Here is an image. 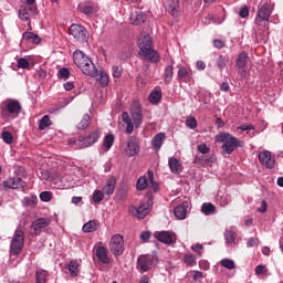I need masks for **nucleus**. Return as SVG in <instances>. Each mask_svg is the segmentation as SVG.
<instances>
[{
  "mask_svg": "<svg viewBox=\"0 0 283 283\" xmlns=\"http://www.w3.org/2000/svg\"><path fill=\"white\" fill-rule=\"evenodd\" d=\"M36 202H39V198H36V196L24 197L23 199V205L25 207H35Z\"/></svg>",
  "mask_w": 283,
  "mask_h": 283,
  "instance_id": "41",
  "label": "nucleus"
},
{
  "mask_svg": "<svg viewBox=\"0 0 283 283\" xmlns=\"http://www.w3.org/2000/svg\"><path fill=\"white\" fill-rule=\"evenodd\" d=\"M70 178L69 177H61V176H56L52 178V182L53 185H67Z\"/></svg>",
  "mask_w": 283,
  "mask_h": 283,
  "instance_id": "48",
  "label": "nucleus"
},
{
  "mask_svg": "<svg viewBox=\"0 0 283 283\" xmlns=\"http://www.w3.org/2000/svg\"><path fill=\"white\" fill-rule=\"evenodd\" d=\"M2 140L7 145H12V143L14 142V137L11 135L10 132H2Z\"/></svg>",
  "mask_w": 283,
  "mask_h": 283,
  "instance_id": "47",
  "label": "nucleus"
},
{
  "mask_svg": "<svg viewBox=\"0 0 283 283\" xmlns=\"http://www.w3.org/2000/svg\"><path fill=\"white\" fill-rule=\"evenodd\" d=\"M22 39L24 41H30V43H35V44L41 43V36L28 31L22 34Z\"/></svg>",
  "mask_w": 283,
  "mask_h": 283,
  "instance_id": "30",
  "label": "nucleus"
},
{
  "mask_svg": "<svg viewBox=\"0 0 283 283\" xmlns=\"http://www.w3.org/2000/svg\"><path fill=\"white\" fill-rule=\"evenodd\" d=\"M239 15L241 17V19H247V17H249V8H241L239 11Z\"/></svg>",
  "mask_w": 283,
  "mask_h": 283,
  "instance_id": "57",
  "label": "nucleus"
},
{
  "mask_svg": "<svg viewBox=\"0 0 283 283\" xmlns=\"http://www.w3.org/2000/svg\"><path fill=\"white\" fill-rule=\"evenodd\" d=\"M149 238H151V233H149V231H144L140 234V240L143 242H147V240H149Z\"/></svg>",
  "mask_w": 283,
  "mask_h": 283,
  "instance_id": "60",
  "label": "nucleus"
},
{
  "mask_svg": "<svg viewBox=\"0 0 283 283\" xmlns=\"http://www.w3.org/2000/svg\"><path fill=\"white\" fill-rule=\"evenodd\" d=\"M260 244L259 238H250L247 242L248 249H253V247H258Z\"/></svg>",
  "mask_w": 283,
  "mask_h": 283,
  "instance_id": "53",
  "label": "nucleus"
},
{
  "mask_svg": "<svg viewBox=\"0 0 283 283\" xmlns=\"http://www.w3.org/2000/svg\"><path fill=\"white\" fill-rule=\"evenodd\" d=\"M60 78H70V70L63 67L59 72Z\"/></svg>",
  "mask_w": 283,
  "mask_h": 283,
  "instance_id": "56",
  "label": "nucleus"
},
{
  "mask_svg": "<svg viewBox=\"0 0 283 283\" xmlns=\"http://www.w3.org/2000/svg\"><path fill=\"white\" fill-rule=\"evenodd\" d=\"M226 244H234L235 243V232L231 230H226L224 232Z\"/></svg>",
  "mask_w": 283,
  "mask_h": 283,
  "instance_id": "37",
  "label": "nucleus"
},
{
  "mask_svg": "<svg viewBox=\"0 0 283 283\" xmlns=\"http://www.w3.org/2000/svg\"><path fill=\"white\" fill-rule=\"evenodd\" d=\"M248 63H249V54L247 52L240 53L237 59V67H240V70H244Z\"/></svg>",
  "mask_w": 283,
  "mask_h": 283,
  "instance_id": "28",
  "label": "nucleus"
},
{
  "mask_svg": "<svg viewBox=\"0 0 283 283\" xmlns=\"http://www.w3.org/2000/svg\"><path fill=\"white\" fill-rule=\"evenodd\" d=\"M266 269V266H264V265H258L256 268H255V273H256V275H262V273H264V270Z\"/></svg>",
  "mask_w": 283,
  "mask_h": 283,
  "instance_id": "63",
  "label": "nucleus"
},
{
  "mask_svg": "<svg viewBox=\"0 0 283 283\" xmlns=\"http://www.w3.org/2000/svg\"><path fill=\"white\" fill-rule=\"evenodd\" d=\"M161 99L163 93L160 91H155L149 95V103H151L153 105H157V103H160Z\"/></svg>",
  "mask_w": 283,
  "mask_h": 283,
  "instance_id": "32",
  "label": "nucleus"
},
{
  "mask_svg": "<svg viewBox=\"0 0 283 283\" xmlns=\"http://www.w3.org/2000/svg\"><path fill=\"white\" fill-rule=\"evenodd\" d=\"M52 125V122H50V116L44 115L42 119L40 120L39 129H45Z\"/></svg>",
  "mask_w": 283,
  "mask_h": 283,
  "instance_id": "43",
  "label": "nucleus"
},
{
  "mask_svg": "<svg viewBox=\"0 0 283 283\" xmlns=\"http://www.w3.org/2000/svg\"><path fill=\"white\" fill-rule=\"evenodd\" d=\"M122 120L126 125V134H134V127L138 129L143 125V108L138 102H134L130 106L129 113H122Z\"/></svg>",
  "mask_w": 283,
  "mask_h": 283,
  "instance_id": "1",
  "label": "nucleus"
},
{
  "mask_svg": "<svg viewBox=\"0 0 283 283\" xmlns=\"http://www.w3.org/2000/svg\"><path fill=\"white\" fill-rule=\"evenodd\" d=\"M155 237L159 242H163L164 244H174V242H176V234L174 232L160 231L156 232Z\"/></svg>",
  "mask_w": 283,
  "mask_h": 283,
  "instance_id": "13",
  "label": "nucleus"
},
{
  "mask_svg": "<svg viewBox=\"0 0 283 283\" xmlns=\"http://www.w3.org/2000/svg\"><path fill=\"white\" fill-rule=\"evenodd\" d=\"M32 14H36V7H21L19 10V18L22 21H30Z\"/></svg>",
  "mask_w": 283,
  "mask_h": 283,
  "instance_id": "18",
  "label": "nucleus"
},
{
  "mask_svg": "<svg viewBox=\"0 0 283 283\" xmlns=\"http://www.w3.org/2000/svg\"><path fill=\"white\" fill-rule=\"evenodd\" d=\"M140 151V146H138V143L136 139L132 138L127 142L126 147L124 148V154L126 156H136Z\"/></svg>",
  "mask_w": 283,
  "mask_h": 283,
  "instance_id": "16",
  "label": "nucleus"
},
{
  "mask_svg": "<svg viewBox=\"0 0 283 283\" xmlns=\"http://www.w3.org/2000/svg\"><path fill=\"white\" fill-rule=\"evenodd\" d=\"M116 189V177L112 176L106 180L103 191L105 196H112Z\"/></svg>",
  "mask_w": 283,
  "mask_h": 283,
  "instance_id": "20",
  "label": "nucleus"
},
{
  "mask_svg": "<svg viewBox=\"0 0 283 283\" xmlns=\"http://www.w3.org/2000/svg\"><path fill=\"white\" fill-rule=\"evenodd\" d=\"M192 277H193V280H195L196 282L200 281V279L202 277V272H200V271H195Z\"/></svg>",
  "mask_w": 283,
  "mask_h": 283,
  "instance_id": "64",
  "label": "nucleus"
},
{
  "mask_svg": "<svg viewBox=\"0 0 283 283\" xmlns=\"http://www.w3.org/2000/svg\"><path fill=\"white\" fill-rule=\"evenodd\" d=\"M268 203L266 200L261 201V207L258 208L259 213H266Z\"/></svg>",
  "mask_w": 283,
  "mask_h": 283,
  "instance_id": "58",
  "label": "nucleus"
},
{
  "mask_svg": "<svg viewBox=\"0 0 283 283\" xmlns=\"http://www.w3.org/2000/svg\"><path fill=\"white\" fill-rule=\"evenodd\" d=\"M98 138H101L98 132H93L87 137H81L80 147L82 149H85V147H91V145H94V143L98 142Z\"/></svg>",
  "mask_w": 283,
  "mask_h": 283,
  "instance_id": "14",
  "label": "nucleus"
},
{
  "mask_svg": "<svg viewBox=\"0 0 283 283\" xmlns=\"http://www.w3.org/2000/svg\"><path fill=\"white\" fill-rule=\"evenodd\" d=\"M217 65L220 70H224V67H227V57L220 55L218 59H217Z\"/></svg>",
  "mask_w": 283,
  "mask_h": 283,
  "instance_id": "54",
  "label": "nucleus"
},
{
  "mask_svg": "<svg viewBox=\"0 0 283 283\" xmlns=\"http://www.w3.org/2000/svg\"><path fill=\"white\" fill-rule=\"evenodd\" d=\"M78 10L83 14H86V17H92V14H94V12H96V8H94V6L78 7Z\"/></svg>",
  "mask_w": 283,
  "mask_h": 283,
  "instance_id": "40",
  "label": "nucleus"
},
{
  "mask_svg": "<svg viewBox=\"0 0 283 283\" xmlns=\"http://www.w3.org/2000/svg\"><path fill=\"white\" fill-rule=\"evenodd\" d=\"M156 262H158V259L155 255L143 254L137 259V266L144 273H147V271H151V268L154 264H156Z\"/></svg>",
  "mask_w": 283,
  "mask_h": 283,
  "instance_id": "9",
  "label": "nucleus"
},
{
  "mask_svg": "<svg viewBox=\"0 0 283 283\" xmlns=\"http://www.w3.org/2000/svg\"><path fill=\"white\" fill-rule=\"evenodd\" d=\"M17 67L19 70H28V69H30V62H28L25 60V57H20V59H18Z\"/></svg>",
  "mask_w": 283,
  "mask_h": 283,
  "instance_id": "45",
  "label": "nucleus"
},
{
  "mask_svg": "<svg viewBox=\"0 0 283 283\" xmlns=\"http://www.w3.org/2000/svg\"><path fill=\"white\" fill-rule=\"evenodd\" d=\"M186 126L189 127V129H196L198 127V122L196 120V117H188L186 119Z\"/></svg>",
  "mask_w": 283,
  "mask_h": 283,
  "instance_id": "50",
  "label": "nucleus"
},
{
  "mask_svg": "<svg viewBox=\"0 0 283 283\" xmlns=\"http://www.w3.org/2000/svg\"><path fill=\"white\" fill-rule=\"evenodd\" d=\"M184 262L187 266H196V264H197L196 255L195 254H185Z\"/></svg>",
  "mask_w": 283,
  "mask_h": 283,
  "instance_id": "38",
  "label": "nucleus"
},
{
  "mask_svg": "<svg viewBox=\"0 0 283 283\" xmlns=\"http://www.w3.org/2000/svg\"><path fill=\"white\" fill-rule=\"evenodd\" d=\"M90 120H91V117L90 115H84L82 120L78 124V129H87V127H90Z\"/></svg>",
  "mask_w": 283,
  "mask_h": 283,
  "instance_id": "44",
  "label": "nucleus"
},
{
  "mask_svg": "<svg viewBox=\"0 0 283 283\" xmlns=\"http://www.w3.org/2000/svg\"><path fill=\"white\" fill-rule=\"evenodd\" d=\"M36 283H46L48 282V272L45 270H38L35 272Z\"/></svg>",
  "mask_w": 283,
  "mask_h": 283,
  "instance_id": "33",
  "label": "nucleus"
},
{
  "mask_svg": "<svg viewBox=\"0 0 283 283\" xmlns=\"http://www.w3.org/2000/svg\"><path fill=\"white\" fill-rule=\"evenodd\" d=\"M166 136L165 133H158L151 142V145L155 151H160V147H163V140H165Z\"/></svg>",
  "mask_w": 283,
  "mask_h": 283,
  "instance_id": "25",
  "label": "nucleus"
},
{
  "mask_svg": "<svg viewBox=\"0 0 283 283\" xmlns=\"http://www.w3.org/2000/svg\"><path fill=\"white\" fill-rule=\"evenodd\" d=\"M103 198H105V192L101 190H95L93 192V202H103Z\"/></svg>",
  "mask_w": 283,
  "mask_h": 283,
  "instance_id": "49",
  "label": "nucleus"
},
{
  "mask_svg": "<svg viewBox=\"0 0 283 283\" xmlns=\"http://www.w3.org/2000/svg\"><path fill=\"white\" fill-rule=\"evenodd\" d=\"M113 76L114 78H120L123 76V67L120 66H113L112 67Z\"/></svg>",
  "mask_w": 283,
  "mask_h": 283,
  "instance_id": "52",
  "label": "nucleus"
},
{
  "mask_svg": "<svg viewBox=\"0 0 283 283\" xmlns=\"http://www.w3.org/2000/svg\"><path fill=\"white\" fill-rule=\"evenodd\" d=\"M3 187L7 189H21L23 187V180L20 177L9 178L3 181Z\"/></svg>",
  "mask_w": 283,
  "mask_h": 283,
  "instance_id": "19",
  "label": "nucleus"
},
{
  "mask_svg": "<svg viewBox=\"0 0 283 283\" xmlns=\"http://www.w3.org/2000/svg\"><path fill=\"white\" fill-rule=\"evenodd\" d=\"M178 77L179 78H191V71L187 67L182 66L178 71Z\"/></svg>",
  "mask_w": 283,
  "mask_h": 283,
  "instance_id": "42",
  "label": "nucleus"
},
{
  "mask_svg": "<svg viewBox=\"0 0 283 283\" xmlns=\"http://www.w3.org/2000/svg\"><path fill=\"white\" fill-rule=\"evenodd\" d=\"M114 140L115 137L112 134H108L105 136L104 142H103V147H105V149H112V147L114 146Z\"/></svg>",
  "mask_w": 283,
  "mask_h": 283,
  "instance_id": "35",
  "label": "nucleus"
},
{
  "mask_svg": "<svg viewBox=\"0 0 283 283\" xmlns=\"http://www.w3.org/2000/svg\"><path fill=\"white\" fill-rule=\"evenodd\" d=\"M191 249L195 253L199 255V258H202V253H205V245L200 243H195L191 245Z\"/></svg>",
  "mask_w": 283,
  "mask_h": 283,
  "instance_id": "46",
  "label": "nucleus"
},
{
  "mask_svg": "<svg viewBox=\"0 0 283 283\" xmlns=\"http://www.w3.org/2000/svg\"><path fill=\"white\" fill-rule=\"evenodd\" d=\"M52 220L50 218H40L31 223V235H40L41 230L50 227Z\"/></svg>",
  "mask_w": 283,
  "mask_h": 283,
  "instance_id": "12",
  "label": "nucleus"
},
{
  "mask_svg": "<svg viewBox=\"0 0 283 283\" xmlns=\"http://www.w3.org/2000/svg\"><path fill=\"white\" fill-rule=\"evenodd\" d=\"M272 12L273 6H271L269 1L259 7L254 21L255 25L259 28H266V30H269V19H271Z\"/></svg>",
  "mask_w": 283,
  "mask_h": 283,
  "instance_id": "6",
  "label": "nucleus"
},
{
  "mask_svg": "<svg viewBox=\"0 0 283 283\" xmlns=\"http://www.w3.org/2000/svg\"><path fill=\"white\" fill-rule=\"evenodd\" d=\"M216 143H223L222 151L223 154H228V156L233 154L237 147H244V143L242 140L229 133H221L217 135Z\"/></svg>",
  "mask_w": 283,
  "mask_h": 283,
  "instance_id": "4",
  "label": "nucleus"
},
{
  "mask_svg": "<svg viewBox=\"0 0 283 283\" xmlns=\"http://www.w3.org/2000/svg\"><path fill=\"white\" fill-rule=\"evenodd\" d=\"M199 266L200 269H202L203 271H209V263L207 261H200L199 262Z\"/></svg>",
  "mask_w": 283,
  "mask_h": 283,
  "instance_id": "62",
  "label": "nucleus"
},
{
  "mask_svg": "<svg viewBox=\"0 0 283 283\" xmlns=\"http://www.w3.org/2000/svg\"><path fill=\"white\" fill-rule=\"evenodd\" d=\"M166 10L171 14V17H178L180 12V1L179 0H168L165 4Z\"/></svg>",
  "mask_w": 283,
  "mask_h": 283,
  "instance_id": "17",
  "label": "nucleus"
},
{
  "mask_svg": "<svg viewBox=\"0 0 283 283\" xmlns=\"http://www.w3.org/2000/svg\"><path fill=\"white\" fill-rule=\"evenodd\" d=\"M147 19V15H145V13L143 12H135L132 13L130 15V23H133V25H140V23H145Z\"/></svg>",
  "mask_w": 283,
  "mask_h": 283,
  "instance_id": "24",
  "label": "nucleus"
},
{
  "mask_svg": "<svg viewBox=\"0 0 283 283\" xmlns=\"http://www.w3.org/2000/svg\"><path fill=\"white\" fill-rule=\"evenodd\" d=\"M174 213L177 220H185V218H187V202H184L182 205L177 206L174 210Z\"/></svg>",
  "mask_w": 283,
  "mask_h": 283,
  "instance_id": "23",
  "label": "nucleus"
},
{
  "mask_svg": "<svg viewBox=\"0 0 283 283\" xmlns=\"http://www.w3.org/2000/svg\"><path fill=\"white\" fill-rule=\"evenodd\" d=\"M197 149L200 154H209V151H211V148H209V146H207V144H200L197 146Z\"/></svg>",
  "mask_w": 283,
  "mask_h": 283,
  "instance_id": "55",
  "label": "nucleus"
},
{
  "mask_svg": "<svg viewBox=\"0 0 283 283\" xmlns=\"http://www.w3.org/2000/svg\"><path fill=\"white\" fill-rule=\"evenodd\" d=\"M82 229H83L84 233H94V231L98 230V221L91 220V221L86 222Z\"/></svg>",
  "mask_w": 283,
  "mask_h": 283,
  "instance_id": "29",
  "label": "nucleus"
},
{
  "mask_svg": "<svg viewBox=\"0 0 283 283\" xmlns=\"http://www.w3.org/2000/svg\"><path fill=\"white\" fill-rule=\"evenodd\" d=\"M80 266L81 264L77 263V261H74V260L70 261L67 269L71 277H76L78 273H81Z\"/></svg>",
  "mask_w": 283,
  "mask_h": 283,
  "instance_id": "27",
  "label": "nucleus"
},
{
  "mask_svg": "<svg viewBox=\"0 0 283 283\" xmlns=\"http://www.w3.org/2000/svg\"><path fill=\"white\" fill-rule=\"evenodd\" d=\"M70 34L76 39L78 43H87V39H90L87 30L81 24H72L70 27Z\"/></svg>",
  "mask_w": 283,
  "mask_h": 283,
  "instance_id": "11",
  "label": "nucleus"
},
{
  "mask_svg": "<svg viewBox=\"0 0 283 283\" xmlns=\"http://www.w3.org/2000/svg\"><path fill=\"white\" fill-rule=\"evenodd\" d=\"M40 200H42V202H50V200H52V192H50V191L41 192Z\"/></svg>",
  "mask_w": 283,
  "mask_h": 283,
  "instance_id": "51",
  "label": "nucleus"
},
{
  "mask_svg": "<svg viewBox=\"0 0 283 283\" xmlns=\"http://www.w3.org/2000/svg\"><path fill=\"white\" fill-rule=\"evenodd\" d=\"M201 211L205 213V216H213V213H216V206L212 203H203Z\"/></svg>",
  "mask_w": 283,
  "mask_h": 283,
  "instance_id": "34",
  "label": "nucleus"
},
{
  "mask_svg": "<svg viewBox=\"0 0 283 283\" xmlns=\"http://www.w3.org/2000/svg\"><path fill=\"white\" fill-rule=\"evenodd\" d=\"M0 109L4 120H14V118H19L22 106L19 101L9 98L1 103Z\"/></svg>",
  "mask_w": 283,
  "mask_h": 283,
  "instance_id": "5",
  "label": "nucleus"
},
{
  "mask_svg": "<svg viewBox=\"0 0 283 283\" xmlns=\"http://www.w3.org/2000/svg\"><path fill=\"white\" fill-rule=\"evenodd\" d=\"M237 129L240 132H251V129H253V126H251L249 124H242Z\"/></svg>",
  "mask_w": 283,
  "mask_h": 283,
  "instance_id": "59",
  "label": "nucleus"
},
{
  "mask_svg": "<svg viewBox=\"0 0 283 283\" xmlns=\"http://www.w3.org/2000/svg\"><path fill=\"white\" fill-rule=\"evenodd\" d=\"M149 211H151V199H149L146 202H143L138 208L130 206L128 208V212L130 213V216H136V218H138L139 220H143V218H145Z\"/></svg>",
  "mask_w": 283,
  "mask_h": 283,
  "instance_id": "10",
  "label": "nucleus"
},
{
  "mask_svg": "<svg viewBox=\"0 0 283 283\" xmlns=\"http://www.w3.org/2000/svg\"><path fill=\"white\" fill-rule=\"evenodd\" d=\"M109 249L113 255L117 258L118 255H123L125 251V239L123 238V235L114 234L109 241Z\"/></svg>",
  "mask_w": 283,
  "mask_h": 283,
  "instance_id": "7",
  "label": "nucleus"
},
{
  "mask_svg": "<svg viewBox=\"0 0 283 283\" xmlns=\"http://www.w3.org/2000/svg\"><path fill=\"white\" fill-rule=\"evenodd\" d=\"M259 160L262 165L268 167V169H273L275 167V159H272L271 151L264 150L259 154Z\"/></svg>",
  "mask_w": 283,
  "mask_h": 283,
  "instance_id": "15",
  "label": "nucleus"
},
{
  "mask_svg": "<svg viewBox=\"0 0 283 283\" xmlns=\"http://www.w3.org/2000/svg\"><path fill=\"white\" fill-rule=\"evenodd\" d=\"M172 80H174V65H168L165 67L164 81L165 83H169Z\"/></svg>",
  "mask_w": 283,
  "mask_h": 283,
  "instance_id": "31",
  "label": "nucleus"
},
{
  "mask_svg": "<svg viewBox=\"0 0 283 283\" xmlns=\"http://www.w3.org/2000/svg\"><path fill=\"white\" fill-rule=\"evenodd\" d=\"M149 181L147 180V176H142L137 180L136 187L138 191H144L146 187H148Z\"/></svg>",
  "mask_w": 283,
  "mask_h": 283,
  "instance_id": "36",
  "label": "nucleus"
},
{
  "mask_svg": "<svg viewBox=\"0 0 283 283\" xmlns=\"http://www.w3.org/2000/svg\"><path fill=\"white\" fill-rule=\"evenodd\" d=\"M137 45L139 48V56L144 61H149L150 63H158L160 61V55L151 46V36L149 34L142 35L137 41Z\"/></svg>",
  "mask_w": 283,
  "mask_h": 283,
  "instance_id": "3",
  "label": "nucleus"
},
{
  "mask_svg": "<svg viewBox=\"0 0 283 283\" xmlns=\"http://www.w3.org/2000/svg\"><path fill=\"white\" fill-rule=\"evenodd\" d=\"M94 78H96L101 87H107L109 85V76L105 71H99Z\"/></svg>",
  "mask_w": 283,
  "mask_h": 283,
  "instance_id": "26",
  "label": "nucleus"
},
{
  "mask_svg": "<svg viewBox=\"0 0 283 283\" xmlns=\"http://www.w3.org/2000/svg\"><path fill=\"white\" fill-rule=\"evenodd\" d=\"M73 61L76 67H78V70L86 76L95 77L98 74V69H96L92 59H90L87 54H84L83 51L76 50L73 53Z\"/></svg>",
  "mask_w": 283,
  "mask_h": 283,
  "instance_id": "2",
  "label": "nucleus"
},
{
  "mask_svg": "<svg viewBox=\"0 0 283 283\" xmlns=\"http://www.w3.org/2000/svg\"><path fill=\"white\" fill-rule=\"evenodd\" d=\"M73 87H74V82H66V83H64V90L66 92H72Z\"/></svg>",
  "mask_w": 283,
  "mask_h": 283,
  "instance_id": "61",
  "label": "nucleus"
},
{
  "mask_svg": "<svg viewBox=\"0 0 283 283\" xmlns=\"http://www.w3.org/2000/svg\"><path fill=\"white\" fill-rule=\"evenodd\" d=\"M24 240L25 237L23 232L21 230H15L10 245L11 255H19V253L23 251Z\"/></svg>",
  "mask_w": 283,
  "mask_h": 283,
  "instance_id": "8",
  "label": "nucleus"
},
{
  "mask_svg": "<svg viewBox=\"0 0 283 283\" xmlns=\"http://www.w3.org/2000/svg\"><path fill=\"white\" fill-rule=\"evenodd\" d=\"M220 264L223 269H228L229 271H233V269H235V262L231 259H223L220 261Z\"/></svg>",
  "mask_w": 283,
  "mask_h": 283,
  "instance_id": "39",
  "label": "nucleus"
},
{
  "mask_svg": "<svg viewBox=\"0 0 283 283\" xmlns=\"http://www.w3.org/2000/svg\"><path fill=\"white\" fill-rule=\"evenodd\" d=\"M168 167L171 174H180L182 171V165L176 157H170L168 159Z\"/></svg>",
  "mask_w": 283,
  "mask_h": 283,
  "instance_id": "21",
  "label": "nucleus"
},
{
  "mask_svg": "<svg viewBox=\"0 0 283 283\" xmlns=\"http://www.w3.org/2000/svg\"><path fill=\"white\" fill-rule=\"evenodd\" d=\"M96 258L103 264H109V256H107V249L105 247H98L96 249Z\"/></svg>",
  "mask_w": 283,
  "mask_h": 283,
  "instance_id": "22",
  "label": "nucleus"
}]
</instances>
